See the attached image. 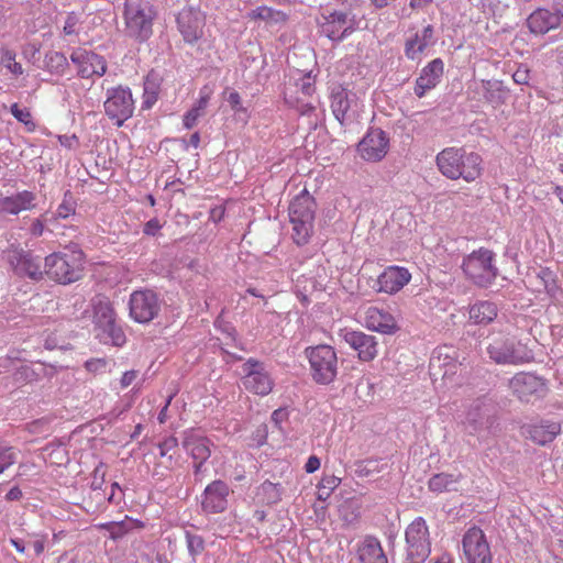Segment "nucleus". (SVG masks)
Returning a JSON list of instances; mask_svg holds the SVG:
<instances>
[{"label": "nucleus", "mask_w": 563, "mask_h": 563, "mask_svg": "<svg viewBox=\"0 0 563 563\" xmlns=\"http://www.w3.org/2000/svg\"><path fill=\"white\" fill-rule=\"evenodd\" d=\"M366 324L368 329L383 334H394L399 330L395 318L378 308L368 309Z\"/></svg>", "instance_id": "nucleus-28"}, {"label": "nucleus", "mask_w": 563, "mask_h": 563, "mask_svg": "<svg viewBox=\"0 0 563 563\" xmlns=\"http://www.w3.org/2000/svg\"><path fill=\"white\" fill-rule=\"evenodd\" d=\"M530 69L526 65H520L512 75V79L518 85H529Z\"/></svg>", "instance_id": "nucleus-50"}, {"label": "nucleus", "mask_w": 563, "mask_h": 563, "mask_svg": "<svg viewBox=\"0 0 563 563\" xmlns=\"http://www.w3.org/2000/svg\"><path fill=\"white\" fill-rule=\"evenodd\" d=\"M206 462H195L194 463V476L196 482H201L203 478V473L206 472L205 468Z\"/></svg>", "instance_id": "nucleus-63"}, {"label": "nucleus", "mask_w": 563, "mask_h": 563, "mask_svg": "<svg viewBox=\"0 0 563 563\" xmlns=\"http://www.w3.org/2000/svg\"><path fill=\"white\" fill-rule=\"evenodd\" d=\"M34 199V194L27 190H23L13 196L0 198V213L19 214L23 210L31 209Z\"/></svg>", "instance_id": "nucleus-29"}, {"label": "nucleus", "mask_w": 563, "mask_h": 563, "mask_svg": "<svg viewBox=\"0 0 563 563\" xmlns=\"http://www.w3.org/2000/svg\"><path fill=\"white\" fill-rule=\"evenodd\" d=\"M84 260V252L76 246L66 252L53 253L45 257V274L63 285L75 283L82 276Z\"/></svg>", "instance_id": "nucleus-3"}, {"label": "nucleus", "mask_w": 563, "mask_h": 563, "mask_svg": "<svg viewBox=\"0 0 563 563\" xmlns=\"http://www.w3.org/2000/svg\"><path fill=\"white\" fill-rule=\"evenodd\" d=\"M309 362L310 376L318 385L333 383L338 375V356L335 350L328 344L308 346L303 351Z\"/></svg>", "instance_id": "nucleus-8"}, {"label": "nucleus", "mask_w": 563, "mask_h": 563, "mask_svg": "<svg viewBox=\"0 0 563 563\" xmlns=\"http://www.w3.org/2000/svg\"><path fill=\"white\" fill-rule=\"evenodd\" d=\"M103 107L109 119L115 120V124L122 126L134 111V100L130 88L119 86L108 89Z\"/></svg>", "instance_id": "nucleus-12"}, {"label": "nucleus", "mask_w": 563, "mask_h": 563, "mask_svg": "<svg viewBox=\"0 0 563 563\" xmlns=\"http://www.w3.org/2000/svg\"><path fill=\"white\" fill-rule=\"evenodd\" d=\"M223 99L234 111H242V98L238 91L232 88H225L223 91Z\"/></svg>", "instance_id": "nucleus-49"}, {"label": "nucleus", "mask_w": 563, "mask_h": 563, "mask_svg": "<svg viewBox=\"0 0 563 563\" xmlns=\"http://www.w3.org/2000/svg\"><path fill=\"white\" fill-rule=\"evenodd\" d=\"M101 528L109 532V537L112 540L117 541L122 539L129 532L143 528V523L126 517L125 520L122 521H111L103 523Z\"/></svg>", "instance_id": "nucleus-36"}, {"label": "nucleus", "mask_w": 563, "mask_h": 563, "mask_svg": "<svg viewBox=\"0 0 563 563\" xmlns=\"http://www.w3.org/2000/svg\"><path fill=\"white\" fill-rule=\"evenodd\" d=\"M249 295H252L253 297H256L262 300L258 302H252V309L257 308L258 313L256 314V322L257 324L253 328L256 330V335L262 331L266 329V327L274 322L275 319H277V314L275 310L273 309H266L267 308V298L272 296V294H265L263 291H260L256 287H252L249 285L247 289Z\"/></svg>", "instance_id": "nucleus-27"}, {"label": "nucleus", "mask_w": 563, "mask_h": 563, "mask_svg": "<svg viewBox=\"0 0 563 563\" xmlns=\"http://www.w3.org/2000/svg\"><path fill=\"white\" fill-rule=\"evenodd\" d=\"M275 386L272 366L265 362L249 357V390L258 396H267Z\"/></svg>", "instance_id": "nucleus-19"}, {"label": "nucleus", "mask_w": 563, "mask_h": 563, "mask_svg": "<svg viewBox=\"0 0 563 563\" xmlns=\"http://www.w3.org/2000/svg\"><path fill=\"white\" fill-rule=\"evenodd\" d=\"M178 30L187 43H195L202 36L205 15L199 9L184 8L176 18Z\"/></svg>", "instance_id": "nucleus-20"}, {"label": "nucleus", "mask_w": 563, "mask_h": 563, "mask_svg": "<svg viewBox=\"0 0 563 563\" xmlns=\"http://www.w3.org/2000/svg\"><path fill=\"white\" fill-rule=\"evenodd\" d=\"M465 424L478 439L497 435L501 430L497 404L486 396L477 398L467 410Z\"/></svg>", "instance_id": "nucleus-2"}, {"label": "nucleus", "mask_w": 563, "mask_h": 563, "mask_svg": "<svg viewBox=\"0 0 563 563\" xmlns=\"http://www.w3.org/2000/svg\"><path fill=\"white\" fill-rule=\"evenodd\" d=\"M107 362L102 358L87 361L85 367L88 372H98L106 368Z\"/></svg>", "instance_id": "nucleus-57"}, {"label": "nucleus", "mask_w": 563, "mask_h": 563, "mask_svg": "<svg viewBox=\"0 0 563 563\" xmlns=\"http://www.w3.org/2000/svg\"><path fill=\"white\" fill-rule=\"evenodd\" d=\"M411 275L405 267L389 266L377 278V291L395 294L410 282Z\"/></svg>", "instance_id": "nucleus-25"}, {"label": "nucleus", "mask_w": 563, "mask_h": 563, "mask_svg": "<svg viewBox=\"0 0 563 563\" xmlns=\"http://www.w3.org/2000/svg\"><path fill=\"white\" fill-rule=\"evenodd\" d=\"M177 444H178L177 439L174 437H169V438L165 439L159 444L161 456H166L169 451H172L173 449H175L177 446Z\"/></svg>", "instance_id": "nucleus-56"}, {"label": "nucleus", "mask_w": 563, "mask_h": 563, "mask_svg": "<svg viewBox=\"0 0 563 563\" xmlns=\"http://www.w3.org/2000/svg\"><path fill=\"white\" fill-rule=\"evenodd\" d=\"M21 497H22V490L18 486L12 487L5 495V499L8 501L19 500Z\"/></svg>", "instance_id": "nucleus-64"}, {"label": "nucleus", "mask_w": 563, "mask_h": 563, "mask_svg": "<svg viewBox=\"0 0 563 563\" xmlns=\"http://www.w3.org/2000/svg\"><path fill=\"white\" fill-rule=\"evenodd\" d=\"M470 319L476 324H489L497 318L498 308L493 301H477L470 307Z\"/></svg>", "instance_id": "nucleus-32"}, {"label": "nucleus", "mask_w": 563, "mask_h": 563, "mask_svg": "<svg viewBox=\"0 0 563 563\" xmlns=\"http://www.w3.org/2000/svg\"><path fill=\"white\" fill-rule=\"evenodd\" d=\"M406 559L404 563H424L431 553L429 528L422 517H417L406 529Z\"/></svg>", "instance_id": "nucleus-9"}, {"label": "nucleus", "mask_w": 563, "mask_h": 563, "mask_svg": "<svg viewBox=\"0 0 563 563\" xmlns=\"http://www.w3.org/2000/svg\"><path fill=\"white\" fill-rule=\"evenodd\" d=\"M560 427L553 426V431H545L544 427H532L530 430V438L538 444L544 445L555 438L559 433Z\"/></svg>", "instance_id": "nucleus-44"}, {"label": "nucleus", "mask_w": 563, "mask_h": 563, "mask_svg": "<svg viewBox=\"0 0 563 563\" xmlns=\"http://www.w3.org/2000/svg\"><path fill=\"white\" fill-rule=\"evenodd\" d=\"M249 19L253 21H264L267 24H277L287 21V14L279 10H274L266 5L257 7L249 12Z\"/></svg>", "instance_id": "nucleus-37"}, {"label": "nucleus", "mask_w": 563, "mask_h": 563, "mask_svg": "<svg viewBox=\"0 0 563 563\" xmlns=\"http://www.w3.org/2000/svg\"><path fill=\"white\" fill-rule=\"evenodd\" d=\"M538 278L541 280L547 294L556 299L559 294L562 292L561 287L558 285L556 275L548 267H541L538 272Z\"/></svg>", "instance_id": "nucleus-39"}, {"label": "nucleus", "mask_w": 563, "mask_h": 563, "mask_svg": "<svg viewBox=\"0 0 563 563\" xmlns=\"http://www.w3.org/2000/svg\"><path fill=\"white\" fill-rule=\"evenodd\" d=\"M211 441L201 435L188 434L183 446L195 462H207L211 455Z\"/></svg>", "instance_id": "nucleus-30"}, {"label": "nucleus", "mask_w": 563, "mask_h": 563, "mask_svg": "<svg viewBox=\"0 0 563 563\" xmlns=\"http://www.w3.org/2000/svg\"><path fill=\"white\" fill-rule=\"evenodd\" d=\"M45 66L52 74H64L68 67L66 56L60 52L51 51L45 55Z\"/></svg>", "instance_id": "nucleus-41"}, {"label": "nucleus", "mask_w": 563, "mask_h": 563, "mask_svg": "<svg viewBox=\"0 0 563 563\" xmlns=\"http://www.w3.org/2000/svg\"><path fill=\"white\" fill-rule=\"evenodd\" d=\"M185 538L188 553L191 556L192 562H196L197 556L205 551V540L201 536L192 533L188 530L185 531Z\"/></svg>", "instance_id": "nucleus-42"}, {"label": "nucleus", "mask_w": 563, "mask_h": 563, "mask_svg": "<svg viewBox=\"0 0 563 563\" xmlns=\"http://www.w3.org/2000/svg\"><path fill=\"white\" fill-rule=\"evenodd\" d=\"M70 60L78 67V76L81 78H90L93 75L101 77L107 71L106 59L91 51L75 49Z\"/></svg>", "instance_id": "nucleus-21"}, {"label": "nucleus", "mask_w": 563, "mask_h": 563, "mask_svg": "<svg viewBox=\"0 0 563 563\" xmlns=\"http://www.w3.org/2000/svg\"><path fill=\"white\" fill-rule=\"evenodd\" d=\"M1 63L15 76L23 74L22 65L15 62V53L13 51L7 48L2 49Z\"/></svg>", "instance_id": "nucleus-46"}, {"label": "nucleus", "mask_w": 563, "mask_h": 563, "mask_svg": "<svg viewBox=\"0 0 563 563\" xmlns=\"http://www.w3.org/2000/svg\"><path fill=\"white\" fill-rule=\"evenodd\" d=\"M340 336L354 351L362 362H371L378 355V342L375 335L363 331L342 330Z\"/></svg>", "instance_id": "nucleus-18"}, {"label": "nucleus", "mask_w": 563, "mask_h": 563, "mask_svg": "<svg viewBox=\"0 0 563 563\" xmlns=\"http://www.w3.org/2000/svg\"><path fill=\"white\" fill-rule=\"evenodd\" d=\"M486 352L498 365H520L532 358V352L516 336L504 332L487 338Z\"/></svg>", "instance_id": "nucleus-4"}, {"label": "nucleus", "mask_w": 563, "mask_h": 563, "mask_svg": "<svg viewBox=\"0 0 563 563\" xmlns=\"http://www.w3.org/2000/svg\"><path fill=\"white\" fill-rule=\"evenodd\" d=\"M389 136L380 128L371 126L357 143L356 151L366 162H380L388 153Z\"/></svg>", "instance_id": "nucleus-14"}, {"label": "nucleus", "mask_w": 563, "mask_h": 563, "mask_svg": "<svg viewBox=\"0 0 563 563\" xmlns=\"http://www.w3.org/2000/svg\"><path fill=\"white\" fill-rule=\"evenodd\" d=\"M351 107L347 90L341 86L332 89L331 92V108L333 115L340 122L344 124L346 113Z\"/></svg>", "instance_id": "nucleus-34"}, {"label": "nucleus", "mask_w": 563, "mask_h": 563, "mask_svg": "<svg viewBox=\"0 0 563 563\" xmlns=\"http://www.w3.org/2000/svg\"><path fill=\"white\" fill-rule=\"evenodd\" d=\"M552 9L553 10L538 8L529 14L527 18V27L530 33L534 35H545L547 33L561 27L562 15L558 14L556 7H553Z\"/></svg>", "instance_id": "nucleus-22"}, {"label": "nucleus", "mask_w": 563, "mask_h": 563, "mask_svg": "<svg viewBox=\"0 0 563 563\" xmlns=\"http://www.w3.org/2000/svg\"><path fill=\"white\" fill-rule=\"evenodd\" d=\"M379 471V460L376 459H366L355 463V474L358 477H368Z\"/></svg>", "instance_id": "nucleus-45"}, {"label": "nucleus", "mask_w": 563, "mask_h": 563, "mask_svg": "<svg viewBox=\"0 0 563 563\" xmlns=\"http://www.w3.org/2000/svg\"><path fill=\"white\" fill-rule=\"evenodd\" d=\"M440 173L451 180L460 178L472 183L481 177L483 159L475 152H467L465 147H446L435 157Z\"/></svg>", "instance_id": "nucleus-1"}, {"label": "nucleus", "mask_w": 563, "mask_h": 563, "mask_svg": "<svg viewBox=\"0 0 563 563\" xmlns=\"http://www.w3.org/2000/svg\"><path fill=\"white\" fill-rule=\"evenodd\" d=\"M459 482V476L454 474H448V473H439L434 474L429 479V489L431 492L435 493H442V492H455L457 490L456 484Z\"/></svg>", "instance_id": "nucleus-38"}, {"label": "nucleus", "mask_w": 563, "mask_h": 563, "mask_svg": "<svg viewBox=\"0 0 563 563\" xmlns=\"http://www.w3.org/2000/svg\"><path fill=\"white\" fill-rule=\"evenodd\" d=\"M340 484L341 478L334 475H325L320 482V486H322L324 489H329L330 492H333Z\"/></svg>", "instance_id": "nucleus-54"}, {"label": "nucleus", "mask_w": 563, "mask_h": 563, "mask_svg": "<svg viewBox=\"0 0 563 563\" xmlns=\"http://www.w3.org/2000/svg\"><path fill=\"white\" fill-rule=\"evenodd\" d=\"M288 417V412L285 408H278L273 411L272 413V421L275 423V426H280V423L286 420Z\"/></svg>", "instance_id": "nucleus-59"}, {"label": "nucleus", "mask_w": 563, "mask_h": 563, "mask_svg": "<svg viewBox=\"0 0 563 563\" xmlns=\"http://www.w3.org/2000/svg\"><path fill=\"white\" fill-rule=\"evenodd\" d=\"M9 263L19 277H27L34 282L44 278L45 268L42 269V258L31 251L14 249L9 253Z\"/></svg>", "instance_id": "nucleus-17"}, {"label": "nucleus", "mask_w": 563, "mask_h": 563, "mask_svg": "<svg viewBox=\"0 0 563 563\" xmlns=\"http://www.w3.org/2000/svg\"><path fill=\"white\" fill-rule=\"evenodd\" d=\"M200 115H201L200 108L190 109L184 115V119H183L184 126L188 130L192 129L196 125L197 120Z\"/></svg>", "instance_id": "nucleus-51"}, {"label": "nucleus", "mask_w": 563, "mask_h": 563, "mask_svg": "<svg viewBox=\"0 0 563 563\" xmlns=\"http://www.w3.org/2000/svg\"><path fill=\"white\" fill-rule=\"evenodd\" d=\"M78 22H79V18L75 12L68 13L66 21H65L64 29H63L64 33L66 35L75 34L76 25L78 24Z\"/></svg>", "instance_id": "nucleus-52"}, {"label": "nucleus", "mask_w": 563, "mask_h": 563, "mask_svg": "<svg viewBox=\"0 0 563 563\" xmlns=\"http://www.w3.org/2000/svg\"><path fill=\"white\" fill-rule=\"evenodd\" d=\"M229 487L222 481L210 483L202 494L201 507L205 512L219 514L225 510L228 505Z\"/></svg>", "instance_id": "nucleus-23"}, {"label": "nucleus", "mask_w": 563, "mask_h": 563, "mask_svg": "<svg viewBox=\"0 0 563 563\" xmlns=\"http://www.w3.org/2000/svg\"><path fill=\"white\" fill-rule=\"evenodd\" d=\"M10 111L19 122L23 123L26 126H35L34 122L32 121L31 112L26 108L21 109L18 103H13L10 107Z\"/></svg>", "instance_id": "nucleus-47"}, {"label": "nucleus", "mask_w": 563, "mask_h": 563, "mask_svg": "<svg viewBox=\"0 0 563 563\" xmlns=\"http://www.w3.org/2000/svg\"><path fill=\"white\" fill-rule=\"evenodd\" d=\"M316 212L314 198L303 190L296 196L288 208L289 221L292 224V240L297 245L309 242L312 233Z\"/></svg>", "instance_id": "nucleus-6"}, {"label": "nucleus", "mask_w": 563, "mask_h": 563, "mask_svg": "<svg viewBox=\"0 0 563 563\" xmlns=\"http://www.w3.org/2000/svg\"><path fill=\"white\" fill-rule=\"evenodd\" d=\"M93 321L96 325L111 339L112 344L120 346L125 342V335L121 327L115 322V312L110 300L102 295L92 298Z\"/></svg>", "instance_id": "nucleus-10"}, {"label": "nucleus", "mask_w": 563, "mask_h": 563, "mask_svg": "<svg viewBox=\"0 0 563 563\" xmlns=\"http://www.w3.org/2000/svg\"><path fill=\"white\" fill-rule=\"evenodd\" d=\"M130 316L139 323H147L161 311V301L155 291L150 289L135 290L129 300Z\"/></svg>", "instance_id": "nucleus-13"}, {"label": "nucleus", "mask_w": 563, "mask_h": 563, "mask_svg": "<svg viewBox=\"0 0 563 563\" xmlns=\"http://www.w3.org/2000/svg\"><path fill=\"white\" fill-rule=\"evenodd\" d=\"M266 438H267V427L265 424H262L261 427L257 428L255 435H254L256 445L257 446L262 445L265 442Z\"/></svg>", "instance_id": "nucleus-62"}, {"label": "nucleus", "mask_w": 563, "mask_h": 563, "mask_svg": "<svg viewBox=\"0 0 563 563\" xmlns=\"http://www.w3.org/2000/svg\"><path fill=\"white\" fill-rule=\"evenodd\" d=\"M68 196L71 197L69 191L65 194L64 201L57 208V216L59 218H67L75 211L73 203L67 200Z\"/></svg>", "instance_id": "nucleus-53"}, {"label": "nucleus", "mask_w": 563, "mask_h": 563, "mask_svg": "<svg viewBox=\"0 0 563 563\" xmlns=\"http://www.w3.org/2000/svg\"><path fill=\"white\" fill-rule=\"evenodd\" d=\"M161 89V77L155 71H150L144 80L142 109L150 110L157 101Z\"/></svg>", "instance_id": "nucleus-35"}, {"label": "nucleus", "mask_w": 563, "mask_h": 563, "mask_svg": "<svg viewBox=\"0 0 563 563\" xmlns=\"http://www.w3.org/2000/svg\"><path fill=\"white\" fill-rule=\"evenodd\" d=\"M444 63L441 58H434L428 63L420 71L413 88L415 95L418 98L426 96L427 91L435 88L443 76Z\"/></svg>", "instance_id": "nucleus-24"}, {"label": "nucleus", "mask_w": 563, "mask_h": 563, "mask_svg": "<svg viewBox=\"0 0 563 563\" xmlns=\"http://www.w3.org/2000/svg\"><path fill=\"white\" fill-rule=\"evenodd\" d=\"M283 486L282 484H274L265 481L258 488V496L263 497V501L267 505L277 504L282 499Z\"/></svg>", "instance_id": "nucleus-40"}, {"label": "nucleus", "mask_w": 563, "mask_h": 563, "mask_svg": "<svg viewBox=\"0 0 563 563\" xmlns=\"http://www.w3.org/2000/svg\"><path fill=\"white\" fill-rule=\"evenodd\" d=\"M358 559L362 563H387V556L377 538L368 536L358 548Z\"/></svg>", "instance_id": "nucleus-31"}, {"label": "nucleus", "mask_w": 563, "mask_h": 563, "mask_svg": "<svg viewBox=\"0 0 563 563\" xmlns=\"http://www.w3.org/2000/svg\"><path fill=\"white\" fill-rule=\"evenodd\" d=\"M296 87L303 96H311L316 90L314 78H312L311 71L302 75V77L296 82Z\"/></svg>", "instance_id": "nucleus-48"}, {"label": "nucleus", "mask_w": 563, "mask_h": 563, "mask_svg": "<svg viewBox=\"0 0 563 563\" xmlns=\"http://www.w3.org/2000/svg\"><path fill=\"white\" fill-rule=\"evenodd\" d=\"M267 79H268L267 74H257L256 82L254 84V87L251 88L252 96H255L256 93H258L261 91V87H264Z\"/></svg>", "instance_id": "nucleus-61"}, {"label": "nucleus", "mask_w": 563, "mask_h": 563, "mask_svg": "<svg viewBox=\"0 0 563 563\" xmlns=\"http://www.w3.org/2000/svg\"><path fill=\"white\" fill-rule=\"evenodd\" d=\"M136 377H137L136 371L125 372L120 379L121 388H126L128 386H130Z\"/></svg>", "instance_id": "nucleus-60"}, {"label": "nucleus", "mask_w": 563, "mask_h": 563, "mask_svg": "<svg viewBox=\"0 0 563 563\" xmlns=\"http://www.w3.org/2000/svg\"><path fill=\"white\" fill-rule=\"evenodd\" d=\"M462 544L466 563H493L490 547L481 528L471 527L463 536Z\"/></svg>", "instance_id": "nucleus-15"}, {"label": "nucleus", "mask_w": 563, "mask_h": 563, "mask_svg": "<svg viewBox=\"0 0 563 563\" xmlns=\"http://www.w3.org/2000/svg\"><path fill=\"white\" fill-rule=\"evenodd\" d=\"M495 257L496 254L492 250L479 247L463 258L461 267L475 286L488 288L499 275Z\"/></svg>", "instance_id": "nucleus-7"}, {"label": "nucleus", "mask_w": 563, "mask_h": 563, "mask_svg": "<svg viewBox=\"0 0 563 563\" xmlns=\"http://www.w3.org/2000/svg\"><path fill=\"white\" fill-rule=\"evenodd\" d=\"M320 464H321L320 459L316 455H311V456H309L308 461L305 464V471L308 474L314 473L316 471H318L320 468Z\"/></svg>", "instance_id": "nucleus-58"}, {"label": "nucleus", "mask_w": 563, "mask_h": 563, "mask_svg": "<svg viewBox=\"0 0 563 563\" xmlns=\"http://www.w3.org/2000/svg\"><path fill=\"white\" fill-rule=\"evenodd\" d=\"M161 228L162 225L159 223V220L157 218H153L144 224L143 232L146 235L154 236L156 235Z\"/></svg>", "instance_id": "nucleus-55"}, {"label": "nucleus", "mask_w": 563, "mask_h": 563, "mask_svg": "<svg viewBox=\"0 0 563 563\" xmlns=\"http://www.w3.org/2000/svg\"><path fill=\"white\" fill-rule=\"evenodd\" d=\"M324 22L320 25L321 33L334 42H342L350 36L357 26L356 16L344 11H332L323 15Z\"/></svg>", "instance_id": "nucleus-16"}, {"label": "nucleus", "mask_w": 563, "mask_h": 563, "mask_svg": "<svg viewBox=\"0 0 563 563\" xmlns=\"http://www.w3.org/2000/svg\"><path fill=\"white\" fill-rule=\"evenodd\" d=\"M484 98L495 108L504 104L509 97V89L500 80L483 81Z\"/></svg>", "instance_id": "nucleus-33"}, {"label": "nucleus", "mask_w": 563, "mask_h": 563, "mask_svg": "<svg viewBox=\"0 0 563 563\" xmlns=\"http://www.w3.org/2000/svg\"><path fill=\"white\" fill-rule=\"evenodd\" d=\"M435 43L434 27L431 24L424 26L421 33L416 32L405 42V56L410 60H419L427 47Z\"/></svg>", "instance_id": "nucleus-26"}, {"label": "nucleus", "mask_w": 563, "mask_h": 563, "mask_svg": "<svg viewBox=\"0 0 563 563\" xmlns=\"http://www.w3.org/2000/svg\"><path fill=\"white\" fill-rule=\"evenodd\" d=\"M19 453L20 451L14 446L0 442V474L16 462Z\"/></svg>", "instance_id": "nucleus-43"}, {"label": "nucleus", "mask_w": 563, "mask_h": 563, "mask_svg": "<svg viewBox=\"0 0 563 563\" xmlns=\"http://www.w3.org/2000/svg\"><path fill=\"white\" fill-rule=\"evenodd\" d=\"M509 388L521 402L533 404L549 391L547 380L532 373H517L509 380Z\"/></svg>", "instance_id": "nucleus-11"}, {"label": "nucleus", "mask_w": 563, "mask_h": 563, "mask_svg": "<svg viewBox=\"0 0 563 563\" xmlns=\"http://www.w3.org/2000/svg\"><path fill=\"white\" fill-rule=\"evenodd\" d=\"M156 11L147 0H125L124 24L126 35L136 42H146L153 34Z\"/></svg>", "instance_id": "nucleus-5"}]
</instances>
